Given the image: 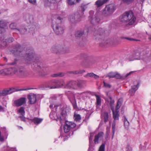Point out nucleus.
<instances>
[{
  "label": "nucleus",
  "mask_w": 151,
  "mask_h": 151,
  "mask_svg": "<svg viewBox=\"0 0 151 151\" xmlns=\"http://www.w3.org/2000/svg\"><path fill=\"white\" fill-rule=\"evenodd\" d=\"M11 52L16 56L22 57L25 54L23 62L27 65L31 64L32 68L38 73L41 76H45L47 74V68L45 65L40 62H35L36 56L33 49L31 47L25 48L17 44L13 47Z\"/></svg>",
  "instance_id": "nucleus-1"
},
{
  "label": "nucleus",
  "mask_w": 151,
  "mask_h": 151,
  "mask_svg": "<svg viewBox=\"0 0 151 151\" xmlns=\"http://www.w3.org/2000/svg\"><path fill=\"white\" fill-rule=\"evenodd\" d=\"M121 24L125 27L133 24L136 20V17L132 11L126 12L120 17Z\"/></svg>",
  "instance_id": "nucleus-2"
},
{
  "label": "nucleus",
  "mask_w": 151,
  "mask_h": 151,
  "mask_svg": "<svg viewBox=\"0 0 151 151\" xmlns=\"http://www.w3.org/2000/svg\"><path fill=\"white\" fill-rule=\"evenodd\" d=\"M63 18L58 17L56 19V22H53L52 26L54 32L57 35H61L64 32V29L60 23Z\"/></svg>",
  "instance_id": "nucleus-3"
},
{
  "label": "nucleus",
  "mask_w": 151,
  "mask_h": 151,
  "mask_svg": "<svg viewBox=\"0 0 151 151\" xmlns=\"http://www.w3.org/2000/svg\"><path fill=\"white\" fill-rule=\"evenodd\" d=\"M149 58L147 55H144L143 53L140 50H138L135 51L132 55H130L128 58L130 61H133L134 60H142L145 62Z\"/></svg>",
  "instance_id": "nucleus-4"
},
{
  "label": "nucleus",
  "mask_w": 151,
  "mask_h": 151,
  "mask_svg": "<svg viewBox=\"0 0 151 151\" xmlns=\"http://www.w3.org/2000/svg\"><path fill=\"white\" fill-rule=\"evenodd\" d=\"M7 25V22L4 20L0 21V41L3 40V42L1 43L0 45V47L3 48L5 47L7 43L4 40V32H5V28Z\"/></svg>",
  "instance_id": "nucleus-5"
},
{
  "label": "nucleus",
  "mask_w": 151,
  "mask_h": 151,
  "mask_svg": "<svg viewBox=\"0 0 151 151\" xmlns=\"http://www.w3.org/2000/svg\"><path fill=\"white\" fill-rule=\"evenodd\" d=\"M32 88H26L16 89L14 88H10L9 89L4 90L3 91H0V96H5L12 93L15 92L22 91H27L32 89Z\"/></svg>",
  "instance_id": "nucleus-6"
},
{
  "label": "nucleus",
  "mask_w": 151,
  "mask_h": 151,
  "mask_svg": "<svg viewBox=\"0 0 151 151\" xmlns=\"http://www.w3.org/2000/svg\"><path fill=\"white\" fill-rule=\"evenodd\" d=\"M17 68H5L1 70V74L2 76H12L16 73Z\"/></svg>",
  "instance_id": "nucleus-7"
},
{
  "label": "nucleus",
  "mask_w": 151,
  "mask_h": 151,
  "mask_svg": "<svg viewBox=\"0 0 151 151\" xmlns=\"http://www.w3.org/2000/svg\"><path fill=\"white\" fill-rule=\"evenodd\" d=\"M65 46L60 45H56L53 46L51 51L53 53L57 54L63 53L66 52Z\"/></svg>",
  "instance_id": "nucleus-8"
},
{
  "label": "nucleus",
  "mask_w": 151,
  "mask_h": 151,
  "mask_svg": "<svg viewBox=\"0 0 151 151\" xmlns=\"http://www.w3.org/2000/svg\"><path fill=\"white\" fill-rule=\"evenodd\" d=\"M17 72L16 74L17 76L22 78H25L27 77L29 75L28 71L26 70L25 68L23 66L19 67L17 69Z\"/></svg>",
  "instance_id": "nucleus-9"
},
{
  "label": "nucleus",
  "mask_w": 151,
  "mask_h": 151,
  "mask_svg": "<svg viewBox=\"0 0 151 151\" xmlns=\"http://www.w3.org/2000/svg\"><path fill=\"white\" fill-rule=\"evenodd\" d=\"M94 12L93 11H90L89 16V19L93 24H96L98 23L100 21V18L98 17V13H96L94 15Z\"/></svg>",
  "instance_id": "nucleus-10"
},
{
  "label": "nucleus",
  "mask_w": 151,
  "mask_h": 151,
  "mask_svg": "<svg viewBox=\"0 0 151 151\" xmlns=\"http://www.w3.org/2000/svg\"><path fill=\"white\" fill-rule=\"evenodd\" d=\"M82 17L83 16H81L79 13H77L70 15L69 19L71 23L75 24L80 22Z\"/></svg>",
  "instance_id": "nucleus-11"
},
{
  "label": "nucleus",
  "mask_w": 151,
  "mask_h": 151,
  "mask_svg": "<svg viewBox=\"0 0 151 151\" xmlns=\"http://www.w3.org/2000/svg\"><path fill=\"white\" fill-rule=\"evenodd\" d=\"M116 9V6L114 4H111L106 5L105 8L104 14L106 15H109L112 14Z\"/></svg>",
  "instance_id": "nucleus-12"
},
{
  "label": "nucleus",
  "mask_w": 151,
  "mask_h": 151,
  "mask_svg": "<svg viewBox=\"0 0 151 151\" xmlns=\"http://www.w3.org/2000/svg\"><path fill=\"white\" fill-rule=\"evenodd\" d=\"M26 99L24 97H22L14 101L13 106L17 107L26 104Z\"/></svg>",
  "instance_id": "nucleus-13"
},
{
  "label": "nucleus",
  "mask_w": 151,
  "mask_h": 151,
  "mask_svg": "<svg viewBox=\"0 0 151 151\" xmlns=\"http://www.w3.org/2000/svg\"><path fill=\"white\" fill-rule=\"evenodd\" d=\"M77 84V81H70L66 83L65 88H71L74 89H77L78 88Z\"/></svg>",
  "instance_id": "nucleus-14"
},
{
  "label": "nucleus",
  "mask_w": 151,
  "mask_h": 151,
  "mask_svg": "<svg viewBox=\"0 0 151 151\" xmlns=\"http://www.w3.org/2000/svg\"><path fill=\"white\" fill-rule=\"evenodd\" d=\"M112 111L113 113V118L114 119L112 124V127H115L116 123L119 119V111H114V110Z\"/></svg>",
  "instance_id": "nucleus-15"
},
{
  "label": "nucleus",
  "mask_w": 151,
  "mask_h": 151,
  "mask_svg": "<svg viewBox=\"0 0 151 151\" xmlns=\"http://www.w3.org/2000/svg\"><path fill=\"white\" fill-rule=\"evenodd\" d=\"M55 86H54L53 88H65V86L64 81L63 80H55Z\"/></svg>",
  "instance_id": "nucleus-16"
},
{
  "label": "nucleus",
  "mask_w": 151,
  "mask_h": 151,
  "mask_svg": "<svg viewBox=\"0 0 151 151\" xmlns=\"http://www.w3.org/2000/svg\"><path fill=\"white\" fill-rule=\"evenodd\" d=\"M104 132H100L98 134L95 136V138L94 139V143L95 144H98L99 141H101L103 140Z\"/></svg>",
  "instance_id": "nucleus-17"
},
{
  "label": "nucleus",
  "mask_w": 151,
  "mask_h": 151,
  "mask_svg": "<svg viewBox=\"0 0 151 151\" xmlns=\"http://www.w3.org/2000/svg\"><path fill=\"white\" fill-rule=\"evenodd\" d=\"M104 30L102 28H100L98 30H96L94 34V35L95 36H98L96 38V39H97V38L98 39L100 38L101 36H104Z\"/></svg>",
  "instance_id": "nucleus-18"
},
{
  "label": "nucleus",
  "mask_w": 151,
  "mask_h": 151,
  "mask_svg": "<svg viewBox=\"0 0 151 151\" xmlns=\"http://www.w3.org/2000/svg\"><path fill=\"white\" fill-rule=\"evenodd\" d=\"M87 93L86 92H84L81 93H76L74 95L71 93V95L73 96V97L75 98V99L76 97L77 99H80L81 98L84 99L85 97H86L87 96Z\"/></svg>",
  "instance_id": "nucleus-19"
},
{
  "label": "nucleus",
  "mask_w": 151,
  "mask_h": 151,
  "mask_svg": "<svg viewBox=\"0 0 151 151\" xmlns=\"http://www.w3.org/2000/svg\"><path fill=\"white\" fill-rule=\"evenodd\" d=\"M28 98L30 104H32L35 103L36 101V96L35 94H31L28 96Z\"/></svg>",
  "instance_id": "nucleus-20"
},
{
  "label": "nucleus",
  "mask_w": 151,
  "mask_h": 151,
  "mask_svg": "<svg viewBox=\"0 0 151 151\" xmlns=\"http://www.w3.org/2000/svg\"><path fill=\"white\" fill-rule=\"evenodd\" d=\"M84 32L83 30L80 29L76 31L75 33V35L77 39H82V37L84 35Z\"/></svg>",
  "instance_id": "nucleus-21"
},
{
  "label": "nucleus",
  "mask_w": 151,
  "mask_h": 151,
  "mask_svg": "<svg viewBox=\"0 0 151 151\" xmlns=\"http://www.w3.org/2000/svg\"><path fill=\"white\" fill-rule=\"evenodd\" d=\"M106 77H109V78L115 77L118 78L120 77V76L119 74L116 73L111 72L106 75Z\"/></svg>",
  "instance_id": "nucleus-22"
},
{
  "label": "nucleus",
  "mask_w": 151,
  "mask_h": 151,
  "mask_svg": "<svg viewBox=\"0 0 151 151\" xmlns=\"http://www.w3.org/2000/svg\"><path fill=\"white\" fill-rule=\"evenodd\" d=\"M78 83V87L83 88L86 86V81L82 80H77Z\"/></svg>",
  "instance_id": "nucleus-23"
},
{
  "label": "nucleus",
  "mask_w": 151,
  "mask_h": 151,
  "mask_svg": "<svg viewBox=\"0 0 151 151\" xmlns=\"http://www.w3.org/2000/svg\"><path fill=\"white\" fill-rule=\"evenodd\" d=\"M139 86V84L138 83L136 86H132L131 88L129 90V93L131 95L134 94L135 91L137 90Z\"/></svg>",
  "instance_id": "nucleus-24"
},
{
  "label": "nucleus",
  "mask_w": 151,
  "mask_h": 151,
  "mask_svg": "<svg viewBox=\"0 0 151 151\" xmlns=\"http://www.w3.org/2000/svg\"><path fill=\"white\" fill-rule=\"evenodd\" d=\"M47 86L46 88H48L50 89L55 88H53L54 86H55V80H52L50 81H49L47 83Z\"/></svg>",
  "instance_id": "nucleus-25"
},
{
  "label": "nucleus",
  "mask_w": 151,
  "mask_h": 151,
  "mask_svg": "<svg viewBox=\"0 0 151 151\" xmlns=\"http://www.w3.org/2000/svg\"><path fill=\"white\" fill-rule=\"evenodd\" d=\"M25 107L22 106L17 109V113L20 116H24L25 114Z\"/></svg>",
  "instance_id": "nucleus-26"
},
{
  "label": "nucleus",
  "mask_w": 151,
  "mask_h": 151,
  "mask_svg": "<svg viewBox=\"0 0 151 151\" xmlns=\"http://www.w3.org/2000/svg\"><path fill=\"white\" fill-rule=\"evenodd\" d=\"M84 76L86 78L90 77L91 78H94L95 79H97L99 78V76L96 75L93 73H88L87 74L84 75Z\"/></svg>",
  "instance_id": "nucleus-27"
},
{
  "label": "nucleus",
  "mask_w": 151,
  "mask_h": 151,
  "mask_svg": "<svg viewBox=\"0 0 151 151\" xmlns=\"http://www.w3.org/2000/svg\"><path fill=\"white\" fill-rule=\"evenodd\" d=\"M66 93L68 95L70 100L74 108H76V101L75 98H73V97H70V95H69L68 93Z\"/></svg>",
  "instance_id": "nucleus-28"
},
{
  "label": "nucleus",
  "mask_w": 151,
  "mask_h": 151,
  "mask_svg": "<svg viewBox=\"0 0 151 151\" xmlns=\"http://www.w3.org/2000/svg\"><path fill=\"white\" fill-rule=\"evenodd\" d=\"M109 0H99L96 2L97 6L100 7L106 3Z\"/></svg>",
  "instance_id": "nucleus-29"
},
{
  "label": "nucleus",
  "mask_w": 151,
  "mask_h": 151,
  "mask_svg": "<svg viewBox=\"0 0 151 151\" xmlns=\"http://www.w3.org/2000/svg\"><path fill=\"white\" fill-rule=\"evenodd\" d=\"M42 119L35 117L34 118L31 119V120L34 124L37 125L40 123L42 121Z\"/></svg>",
  "instance_id": "nucleus-30"
},
{
  "label": "nucleus",
  "mask_w": 151,
  "mask_h": 151,
  "mask_svg": "<svg viewBox=\"0 0 151 151\" xmlns=\"http://www.w3.org/2000/svg\"><path fill=\"white\" fill-rule=\"evenodd\" d=\"M95 96L96 97V107L97 108L99 106H100L101 105V99L100 96L98 95L95 94Z\"/></svg>",
  "instance_id": "nucleus-31"
},
{
  "label": "nucleus",
  "mask_w": 151,
  "mask_h": 151,
  "mask_svg": "<svg viewBox=\"0 0 151 151\" xmlns=\"http://www.w3.org/2000/svg\"><path fill=\"white\" fill-rule=\"evenodd\" d=\"M16 30L21 34H24L27 32V29L24 27H21L19 29H16Z\"/></svg>",
  "instance_id": "nucleus-32"
},
{
  "label": "nucleus",
  "mask_w": 151,
  "mask_h": 151,
  "mask_svg": "<svg viewBox=\"0 0 151 151\" xmlns=\"http://www.w3.org/2000/svg\"><path fill=\"white\" fill-rule=\"evenodd\" d=\"M85 72L84 70H77L75 71H72L69 72L70 74H82Z\"/></svg>",
  "instance_id": "nucleus-33"
},
{
  "label": "nucleus",
  "mask_w": 151,
  "mask_h": 151,
  "mask_svg": "<svg viewBox=\"0 0 151 151\" xmlns=\"http://www.w3.org/2000/svg\"><path fill=\"white\" fill-rule=\"evenodd\" d=\"M69 125L68 124L67 122H66V124L64 127V130L65 133H67L70 131L71 129Z\"/></svg>",
  "instance_id": "nucleus-34"
},
{
  "label": "nucleus",
  "mask_w": 151,
  "mask_h": 151,
  "mask_svg": "<svg viewBox=\"0 0 151 151\" xmlns=\"http://www.w3.org/2000/svg\"><path fill=\"white\" fill-rule=\"evenodd\" d=\"M67 114L66 113H62L60 116V121H65L66 117Z\"/></svg>",
  "instance_id": "nucleus-35"
},
{
  "label": "nucleus",
  "mask_w": 151,
  "mask_h": 151,
  "mask_svg": "<svg viewBox=\"0 0 151 151\" xmlns=\"http://www.w3.org/2000/svg\"><path fill=\"white\" fill-rule=\"evenodd\" d=\"M103 117L105 122H107L109 119V114L106 112H105L103 114Z\"/></svg>",
  "instance_id": "nucleus-36"
},
{
  "label": "nucleus",
  "mask_w": 151,
  "mask_h": 151,
  "mask_svg": "<svg viewBox=\"0 0 151 151\" xmlns=\"http://www.w3.org/2000/svg\"><path fill=\"white\" fill-rule=\"evenodd\" d=\"M122 103V102H121V99H119L117 102V105L115 108V111H119L118 109H119L120 106H121Z\"/></svg>",
  "instance_id": "nucleus-37"
},
{
  "label": "nucleus",
  "mask_w": 151,
  "mask_h": 151,
  "mask_svg": "<svg viewBox=\"0 0 151 151\" xmlns=\"http://www.w3.org/2000/svg\"><path fill=\"white\" fill-rule=\"evenodd\" d=\"M124 122L125 128L127 129L129 125V123L125 116H124Z\"/></svg>",
  "instance_id": "nucleus-38"
},
{
  "label": "nucleus",
  "mask_w": 151,
  "mask_h": 151,
  "mask_svg": "<svg viewBox=\"0 0 151 151\" xmlns=\"http://www.w3.org/2000/svg\"><path fill=\"white\" fill-rule=\"evenodd\" d=\"M64 75V74L63 73H55L52 74L51 76L52 77H63Z\"/></svg>",
  "instance_id": "nucleus-39"
},
{
  "label": "nucleus",
  "mask_w": 151,
  "mask_h": 151,
  "mask_svg": "<svg viewBox=\"0 0 151 151\" xmlns=\"http://www.w3.org/2000/svg\"><path fill=\"white\" fill-rule=\"evenodd\" d=\"M74 120L76 122H78L81 119V116L78 114H74Z\"/></svg>",
  "instance_id": "nucleus-40"
},
{
  "label": "nucleus",
  "mask_w": 151,
  "mask_h": 151,
  "mask_svg": "<svg viewBox=\"0 0 151 151\" xmlns=\"http://www.w3.org/2000/svg\"><path fill=\"white\" fill-rule=\"evenodd\" d=\"M67 4L69 5H72L76 3V0H66Z\"/></svg>",
  "instance_id": "nucleus-41"
},
{
  "label": "nucleus",
  "mask_w": 151,
  "mask_h": 151,
  "mask_svg": "<svg viewBox=\"0 0 151 151\" xmlns=\"http://www.w3.org/2000/svg\"><path fill=\"white\" fill-rule=\"evenodd\" d=\"M114 100H112L111 98V100L110 101V106L111 108V110H114Z\"/></svg>",
  "instance_id": "nucleus-42"
},
{
  "label": "nucleus",
  "mask_w": 151,
  "mask_h": 151,
  "mask_svg": "<svg viewBox=\"0 0 151 151\" xmlns=\"http://www.w3.org/2000/svg\"><path fill=\"white\" fill-rule=\"evenodd\" d=\"M68 124H70L69 125L71 128H73L75 127L76 126V124L72 122H67Z\"/></svg>",
  "instance_id": "nucleus-43"
},
{
  "label": "nucleus",
  "mask_w": 151,
  "mask_h": 151,
  "mask_svg": "<svg viewBox=\"0 0 151 151\" xmlns=\"http://www.w3.org/2000/svg\"><path fill=\"white\" fill-rule=\"evenodd\" d=\"M109 42V41L108 40H103L102 41H101V43L103 45V46H107V45L108 42Z\"/></svg>",
  "instance_id": "nucleus-44"
},
{
  "label": "nucleus",
  "mask_w": 151,
  "mask_h": 151,
  "mask_svg": "<svg viewBox=\"0 0 151 151\" xmlns=\"http://www.w3.org/2000/svg\"><path fill=\"white\" fill-rule=\"evenodd\" d=\"M105 145L104 144H102L100 146L99 151H104Z\"/></svg>",
  "instance_id": "nucleus-45"
},
{
  "label": "nucleus",
  "mask_w": 151,
  "mask_h": 151,
  "mask_svg": "<svg viewBox=\"0 0 151 151\" xmlns=\"http://www.w3.org/2000/svg\"><path fill=\"white\" fill-rule=\"evenodd\" d=\"M16 26V24L15 23H12L10 25V27L11 29H15Z\"/></svg>",
  "instance_id": "nucleus-46"
},
{
  "label": "nucleus",
  "mask_w": 151,
  "mask_h": 151,
  "mask_svg": "<svg viewBox=\"0 0 151 151\" xmlns=\"http://www.w3.org/2000/svg\"><path fill=\"white\" fill-rule=\"evenodd\" d=\"M104 86L107 88H110L111 87V86L108 83H106L105 82H104Z\"/></svg>",
  "instance_id": "nucleus-47"
},
{
  "label": "nucleus",
  "mask_w": 151,
  "mask_h": 151,
  "mask_svg": "<svg viewBox=\"0 0 151 151\" xmlns=\"http://www.w3.org/2000/svg\"><path fill=\"white\" fill-rule=\"evenodd\" d=\"M81 8L83 12H84L87 8V5L82 4L81 6Z\"/></svg>",
  "instance_id": "nucleus-48"
},
{
  "label": "nucleus",
  "mask_w": 151,
  "mask_h": 151,
  "mask_svg": "<svg viewBox=\"0 0 151 151\" xmlns=\"http://www.w3.org/2000/svg\"><path fill=\"white\" fill-rule=\"evenodd\" d=\"M93 133L90 134V136L89 137V142L90 143L91 142H92L93 138Z\"/></svg>",
  "instance_id": "nucleus-49"
},
{
  "label": "nucleus",
  "mask_w": 151,
  "mask_h": 151,
  "mask_svg": "<svg viewBox=\"0 0 151 151\" xmlns=\"http://www.w3.org/2000/svg\"><path fill=\"white\" fill-rule=\"evenodd\" d=\"M115 127H112V132L113 133V134L111 138L113 139L114 137V135L115 133Z\"/></svg>",
  "instance_id": "nucleus-50"
},
{
  "label": "nucleus",
  "mask_w": 151,
  "mask_h": 151,
  "mask_svg": "<svg viewBox=\"0 0 151 151\" xmlns=\"http://www.w3.org/2000/svg\"><path fill=\"white\" fill-rule=\"evenodd\" d=\"M30 3L33 4H36V0H27Z\"/></svg>",
  "instance_id": "nucleus-51"
},
{
  "label": "nucleus",
  "mask_w": 151,
  "mask_h": 151,
  "mask_svg": "<svg viewBox=\"0 0 151 151\" xmlns=\"http://www.w3.org/2000/svg\"><path fill=\"white\" fill-rule=\"evenodd\" d=\"M17 59H14V62L12 63H11L10 64L11 65H16L17 63Z\"/></svg>",
  "instance_id": "nucleus-52"
},
{
  "label": "nucleus",
  "mask_w": 151,
  "mask_h": 151,
  "mask_svg": "<svg viewBox=\"0 0 151 151\" xmlns=\"http://www.w3.org/2000/svg\"><path fill=\"white\" fill-rule=\"evenodd\" d=\"M24 116H20L19 117L21 118V120L24 121V122H25L26 121V119L24 117Z\"/></svg>",
  "instance_id": "nucleus-53"
},
{
  "label": "nucleus",
  "mask_w": 151,
  "mask_h": 151,
  "mask_svg": "<svg viewBox=\"0 0 151 151\" xmlns=\"http://www.w3.org/2000/svg\"><path fill=\"white\" fill-rule=\"evenodd\" d=\"M132 72H130L128 73L127 74L124 76V78H126L127 76L130 75Z\"/></svg>",
  "instance_id": "nucleus-54"
},
{
  "label": "nucleus",
  "mask_w": 151,
  "mask_h": 151,
  "mask_svg": "<svg viewBox=\"0 0 151 151\" xmlns=\"http://www.w3.org/2000/svg\"><path fill=\"white\" fill-rule=\"evenodd\" d=\"M127 149L126 151H132V149L131 147H128L127 148Z\"/></svg>",
  "instance_id": "nucleus-55"
},
{
  "label": "nucleus",
  "mask_w": 151,
  "mask_h": 151,
  "mask_svg": "<svg viewBox=\"0 0 151 151\" xmlns=\"http://www.w3.org/2000/svg\"><path fill=\"white\" fill-rule=\"evenodd\" d=\"M125 38L128 40H129L130 41H133L134 40V39H132V38H129V37H126V38Z\"/></svg>",
  "instance_id": "nucleus-56"
},
{
  "label": "nucleus",
  "mask_w": 151,
  "mask_h": 151,
  "mask_svg": "<svg viewBox=\"0 0 151 151\" xmlns=\"http://www.w3.org/2000/svg\"><path fill=\"white\" fill-rule=\"evenodd\" d=\"M4 111L5 110H4V109L0 105V111Z\"/></svg>",
  "instance_id": "nucleus-57"
},
{
  "label": "nucleus",
  "mask_w": 151,
  "mask_h": 151,
  "mask_svg": "<svg viewBox=\"0 0 151 151\" xmlns=\"http://www.w3.org/2000/svg\"><path fill=\"white\" fill-rule=\"evenodd\" d=\"M58 105H55L54 106V107L55 108V110H56L57 109V107L58 106Z\"/></svg>",
  "instance_id": "nucleus-58"
},
{
  "label": "nucleus",
  "mask_w": 151,
  "mask_h": 151,
  "mask_svg": "<svg viewBox=\"0 0 151 151\" xmlns=\"http://www.w3.org/2000/svg\"><path fill=\"white\" fill-rule=\"evenodd\" d=\"M53 104H50V109L52 108L53 106Z\"/></svg>",
  "instance_id": "nucleus-59"
},
{
  "label": "nucleus",
  "mask_w": 151,
  "mask_h": 151,
  "mask_svg": "<svg viewBox=\"0 0 151 151\" xmlns=\"http://www.w3.org/2000/svg\"><path fill=\"white\" fill-rule=\"evenodd\" d=\"M4 60H5L6 61V62L7 61V59L6 58V57H4Z\"/></svg>",
  "instance_id": "nucleus-60"
},
{
  "label": "nucleus",
  "mask_w": 151,
  "mask_h": 151,
  "mask_svg": "<svg viewBox=\"0 0 151 151\" xmlns=\"http://www.w3.org/2000/svg\"><path fill=\"white\" fill-rule=\"evenodd\" d=\"M26 17H27L28 18H29V15H26Z\"/></svg>",
  "instance_id": "nucleus-61"
},
{
  "label": "nucleus",
  "mask_w": 151,
  "mask_h": 151,
  "mask_svg": "<svg viewBox=\"0 0 151 151\" xmlns=\"http://www.w3.org/2000/svg\"><path fill=\"white\" fill-rule=\"evenodd\" d=\"M141 2H143V1H144L145 0H140Z\"/></svg>",
  "instance_id": "nucleus-62"
},
{
  "label": "nucleus",
  "mask_w": 151,
  "mask_h": 151,
  "mask_svg": "<svg viewBox=\"0 0 151 151\" xmlns=\"http://www.w3.org/2000/svg\"><path fill=\"white\" fill-rule=\"evenodd\" d=\"M80 0H76V1L77 2H79L80 1Z\"/></svg>",
  "instance_id": "nucleus-63"
},
{
  "label": "nucleus",
  "mask_w": 151,
  "mask_h": 151,
  "mask_svg": "<svg viewBox=\"0 0 151 151\" xmlns=\"http://www.w3.org/2000/svg\"><path fill=\"white\" fill-rule=\"evenodd\" d=\"M149 39L150 40H151V37H150L149 38Z\"/></svg>",
  "instance_id": "nucleus-64"
}]
</instances>
